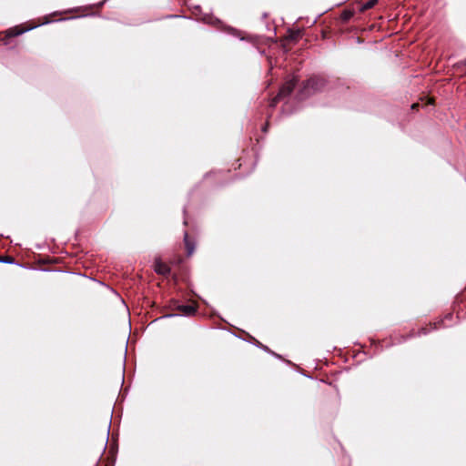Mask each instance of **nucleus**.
<instances>
[{"instance_id": "16", "label": "nucleus", "mask_w": 466, "mask_h": 466, "mask_svg": "<svg viewBox=\"0 0 466 466\" xmlns=\"http://www.w3.org/2000/svg\"><path fill=\"white\" fill-rule=\"evenodd\" d=\"M12 260H13V258H5V261H6V262H11Z\"/></svg>"}, {"instance_id": "9", "label": "nucleus", "mask_w": 466, "mask_h": 466, "mask_svg": "<svg viewBox=\"0 0 466 466\" xmlns=\"http://www.w3.org/2000/svg\"><path fill=\"white\" fill-rule=\"evenodd\" d=\"M353 15H354L353 11L344 10L340 15V18L343 22H348Z\"/></svg>"}, {"instance_id": "10", "label": "nucleus", "mask_w": 466, "mask_h": 466, "mask_svg": "<svg viewBox=\"0 0 466 466\" xmlns=\"http://www.w3.org/2000/svg\"><path fill=\"white\" fill-rule=\"evenodd\" d=\"M107 441H108V436H107V434H106V435H104V436L101 438V441H100V443H99V447H98V451H99V452H104V451H106V444H107Z\"/></svg>"}, {"instance_id": "17", "label": "nucleus", "mask_w": 466, "mask_h": 466, "mask_svg": "<svg viewBox=\"0 0 466 466\" xmlns=\"http://www.w3.org/2000/svg\"><path fill=\"white\" fill-rule=\"evenodd\" d=\"M267 127H268V124H266V126L264 127L263 131H267Z\"/></svg>"}, {"instance_id": "8", "label": "nucleus", "mask_w": 466, "mask_h": 466, "mask_svg": "<svg viewBox=\"0 0 466 466\" xmlns=\"http://www.w3.org/2000/svg\"><path fill=\"white\" fill-rule=\"evenodd\" d=\"M184 239H185V245H186L187 255L191 256L194 253L195 245H194L193 241H191L189 239V237H188L187 233L185 234V238Z\"/></svg>"}, {"instance_id": "5", "label": "nucleus", "mask_w": 466, "mask_h": 466, "mask_svg": "<svg viewBox=\"0 0 466 466\" xmlns=\"http://www.w3.org/2000/svg\"><path fill=\"white\" fill-rule=\"evenodd\" d=\"M155 270L158 274L167 275V274L169 273L170 268H169V267L166 263H164V262H162L160 260H157L155 262Z\"/></svg>"}, {"instance_id": "11", "label": "nucleus", "mask_w": 466, "mask_h": 466, "mask_svg": "<svg viewBox=\"0 0 466 466\" xmlns=\"http://www.w3.org/2000/svg\"><path fill=\"white\" fill-rule=\"evenodd\" d=\"M316 85H317V79L316 78H310V79L307 80L305 87H307V88H309V87L315 88Z\"/></svg>"}, {"instance_id": "15", "label": "nucleus", "mask_w": 466, "mask_h": 466, "mask_svg": "<svg viewBox=\"0 0 466 466\" xmlns=\"http://www.w3.org/2000/svg\"><path fill=\"white\" fill-rule=\"evenodd\" d=\"M452 318V314L451 313H449L445 316V319H451Z\"/></svg>"}, {"instance_id": "2", "label": "nucleus", "mask_w": 466, "mask_h": 466, "mask_svg": "<svg viewBox=\"0 0 466 466\" xmlns=\"http://www.w3.org/2000/svg\"><path fill=\"white\" fill-rule=\"evenodd\" d=\"M37 25H20L7 29L5 32V37L1 39L4 45H8V38L18 36L31 29H34Z\"/></svg>"}, {"instance_id": "7", "label": "nucleus", "mask_w": 466, "mask_h": 466, "mask_svg": "<svg viewBox=\"0 0 466 466\" xmlns=\"http://www.w3.org/2000/svg\"><path fill=\"white\" fill-rule=\"evenodd\" d=\"M302 37V31L301 30H291L289 31V34L287 35V40L291 42H297Z\"/></svg>"}, {"instance_id": "13", "label": "nucleus", "mask_w": 466, "mask_h": 466, "mask_svg": "<svg viewBox=\"0 0 466 466\" xmlns=\"http://www.w3.org/2000/svg\"><path fill=\"white\" fill-rule=\"evenodd\" d=\"M106 466H114V461H107Z\"/></svg>"}, {"instance_id": "1", "label": "nucleus", "mask_w": 466, "mask_h": 466, "mask_svg": "<svg viewBox=\"0 0 466 466\" xmlns=\"http://www.w3.org/2000/svg\"><path fill=\"white\" fill-rule=\"evenodd\" d=\"M298 79L293 76L291 79L287 80L284 85L280 87L278 95L273 97L270 101V106H276V105L279 102L280 99L289 96L293 89L296 86Z\"/></svg>"}, {"instance_id": "14", "label": "nucleus", "mask_w": 466, "mask_h": 466, "mask_svg": "<svg viewBox=\"0 0 466 466\" xmlns=\"http://www.w3.org/2000/svg\"><path fill=\"white\" fill-rule=\"evenodd\" d=\"M418 107H419V104H418V103H415V104H413V105L411 106V108H412V109H416V108H418Z\"/></svg>"}, {"instance_id": "3", "label": "nucleus", "mask_w": 466, "mask_h": 466, "mask_svg": "<svg viewBox=\"0 0 466 466\" xmlns=\"http://www.w3.org/2000/svg\"><path fill=\"white\" fill-rule=\"evenodd\" d=\"M443 319H441L437 322L430 323L428 326L421 327L417 331L411 330L410 334L406 337V339L413 338L417 336L427 335L430 331L437 329L442 326Z\"/></svg>"}, {"instance_id": "6", "label": "nucleus", "mask_w": 466, "mask_h": 466, "mask_svg": "<svg viewBox=\"0 0 466 466\" xmlns=\"http://www.w3.org/2000/svg\"><path fill=\"white\" fill-rule=\"evenodd\" d=\"M378 0H366L360 4V12L364 13L365 11L371 9L376 4Z\"/></svg>"}, {"instance_id": "12", "label": "nucleus", "mask_w": 466, "mask_h": 466, "mask_svg": "<svg viewBox=\"0 0 466 466\" xmlns=\"http://www.w3.org/2000/svg\"><path fill=\"white\" fill-rule=\"evenodd\" d=\"M48 23H50V20L48 19V17H47V16H45V17L43 18V22H42L41 24H43V25H44V24H48Z\"/></svg>"}, {"instance_id": "4", "label": "nucleus", "mask_w": 466, "mask_h": 466, "mask_svg": "<svg viewBox=\"0 0 466 466\" xmlns=\"http://www.w3.org/2000/svg\"><path fill=\"white\" fill-rule=\"evenodd\" d=\"M178 310L186 316H192L196 313L197 308L194 304H187L178 306Z\"/></svg>"}]
</instances>
